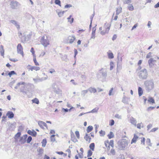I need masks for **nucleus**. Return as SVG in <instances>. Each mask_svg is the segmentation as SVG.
<instances>
[{
	"label": "nucleus",
	"mask_w": 159,
	"mask_h": 159,
	"mask_svg": "<svg viewBox=\"0 0 159 159\" xmlns=\"http://www.w3.org/2000/svg\"><path fill=\"white\" fill-rule=\"evenodd\" d=\"M108 58L110 59H112L114 58V56L112 52H107Z\"/></svg>",
	"instance_id": "37"
},
{
	"label": "nucleus",
	"mask_w": 159,
	"mask_h": 159,
	"mask_svg": "<svg viewBox=\"0 0 159 159\" xmlns=\"http://www.w3.org/2000/svg\"><path fill=\"white\" fill-rule=\"evenodd\" d=\"M38 124L40 127L42 128H43V126L47 127V124L42 121H39L38 122Z\"/></svg>",
	"instance_id": "16"
},
{
	"label": "nucleus",
	"mask_w": 159,
	"mask_h": 159,
	"mask_svg": "<svg viewBox=\"0 0 159 159\" xmlns=\"http://www.w3.org/2000/svg\"><path fill=\"white\" fill-rule=\"evenodd\" d=\"M107 24V23H105V25L106 26V25L107 27H105L106 29V30L105 31L103 30L102 31L100 32V34L102 35L105 34L106 33H108V32L109 30L110 29L111 24L109 25V24H107Z\"/></svg>",
	"instance_id": "6"
},
{
	"label": "nucleus",
	"mask_w": 159,
	"mask_h": 159,
	"mask_svg": "<svg viewBox=\"0 0 159 159\" xmlns=\"http://www.w3.org/2000/svg\"><path fill=\"white\" fill-rule=\"evenodd\" d=\"M99 108L97 107L96 108H95L93 109V110H92L91 111L87 112V113H97V112L98 110H99Z\"/></svg>",
	"instance_id": "25"
},
{
	"label": "nucleus",
	"mask_w": 159,
	"mask_h": 159,
	"mask_svg": "<svg viewBox=\"0 0 159 159\" xmlns=\"http://www.w3.org/2000/svg\"><path fill=\"white\" fill-rule=\"evenodd\" d=\"M27 133L30 135L34 137L36 136L37 135V132L33 129L32 131L29 130L27 131Z\"/></svg>",
	"instance_id": "14"
},
{
	"label": "nucleus",
	"mask_w": 159,
	"mask_h": 159,
	"mask_svg": "<svg viewBox=\"0 0 159 159\" xmlns=\"http://www.w3.org/2000/svg\"><path fill=\"white\" fill-rule=\"evenodd\" d=\"M42 144V146L43 147H45L47 143V140L46 139H43L42 142H41Z\"/></svg>",
	"instance_id": "31"
},
{
	"label": "nucleus",
	"mask_w": 159,
	"mask_h": 159,
	"mask_svg": "<svg viewBox=\"0 0 159 159\" xmlns=\"http://www.w3.org/2000/svg\"><path fill=\"white\" fill-rule=\"evenodd\" d=\"M0 52L1 55L3 56L4 55V50L3 48V46L2 45L1 46V47H0Z\"/></svg>",
	"instance_id": "35"
},
{
	"label": "nucleus",
	"mask_w": 159,
	"mask_h": 159,
	"mask_svg": "<svg viewBox=\"0 0 159 159\" xmlns=\"http://www.w3.org/2000/svg\"><path fill=\"white\" fill-rule=\"evenodd\" d=\"M49 73L52 74L53 73L55 72V70L54 69H51L49 70Z\"/></svg>",
	"instance_id": "60"
},
{
	"label": "nucleus",
	"mask_w": 159,
	"mask_h": 159,
	"mask_svg": "<svg viewBox=\"0 0 159 159\" xmlns=\"http://www.w3.org/2000/svg\"><path fill=\"white\" fill-rule=\"evenodd\" d=\"M38 151L39 152V153L38 155L40 156H41L43 153V150L42 149H39Z\"/></svg>",
	"instance_id": "40"
},
{
	"label": "nucleus",
	"mask_w": 159,
	"mask_h": 159,
	"mask_svg": "<svg viewBox=\"0 0 159 159\" xmlns=\"http://www.w3.org/2000/svg\"><path fill=\"white\" fill-rule=\"evenodd\" d=\"M95 14V12L94 11L93 14L91 15V16L90 17V22H92L93 18Z\"/></svg>",
	"instance_id": "61"
},
{
	"label": "nucleus",
	"mask_w": 159,
	"mask_h": 159,
	"mask_svg": "<svg viewBox=\"0 0 159 159\" xmlns=\"http://www.w3.org/2000/svg\"><path fill=\"white\" fill-rule=\"evenodd\" d=\"M93 129V127L92 126L90 125L87 128V131L88 133L91 132Z\"/></svg>",
	"instance_id": "29"
},
{
	"label": "nucleus",
	"mask_w": 159,
	"mask_h": 159,
	"mask_svg": "<svg viewBox=\"0 0 159 159\" xmlns=\"http://www.w3.org/2000/svg\"><path fill=\"white\" fill-rule=\"evenodd\" d=\"M99 133L101 134V136H104L105 134V132L104 131H102V130H101L99 132Z\"/></svg>",
	"instance_id": "53"
},
{
	"label": "nucleus",
	"mask_w": 159,
	"mask_h": 159,
	"mask_svg": "<svg viewBox=\"0 0 159 159\" xmlns=\"http://www.w3.org/2000/svg\"><path fill=\"white\" fill-rule=\"evenodd\" d=\"M118 61L117 62V72H118L119 70H120L121 68V62L122 61V58L121 57H120L118 56Z\"/></svg>",
	"instance_id": "7"
},
{
	"label": "nucleus",
	"mask_w": 159,
	"mask_h": 159,
	"mask_svg": "<svg viewBox=\"0 0 159 159\" xmlns=\"http://www.w3.org/2000/svg\"><path fill=\"white\" fill-rule=\"evenodd\" d=\"M130 122L135 126H136L137 121L133 117H131L130 119Z\"/></svg>",
	"instance_id": "22"
},
{
	"label": "nucleus",
	"mask_w": 159,
	"mask_h": 159,
	"mask_svg": "<svg viewBox=\"0 0 159 159\" xmlns=\"http://www.w3.org/2000/svg\"><path fill=\"white\" fill-rule=\"evenodd\" d=\"M151 54L152 53L151 52L148 53L146 56V58H148L152 57Z\"/></svg>",
	"instance_id": "59"
},
{
	"label": "nucleus",
	"mask_w": 159,
	"mask_h": 159,
	"mask_svg": "<svg viewBox=\"0 0 159 159\" xmlns=\"http://www.w3.org/2000/svg\"><path fill=\"white\" fill-rule=\"evenodd\" d=\"M11 23L14 25L18 29H19L20 28V26L19 25H18L17 22L15 20H12L10 21Z\"/></svg>",
	"instance_id": "21"
},
{
	"label": "nucleus",
	"mask_w": 159,
	"mask_h": 159,
	"mask_svg": "<svg viewBox=\"0 0 159 159\" xmlns=\"http://www.w3.org/2000/svg\"><path fill=\"white\" fill-rule=\"evenodd\" d=\"M84 139H85L86 141H88V139H89V142L90 143L91 141V138L90 136L88 135V134H86L84 138Z\"/></svg>",
	"instance_id": "24"
},
{
	"label": "nucleus",
	"mask_w": 159,
	"mask_h": 159,
	"mask_svg": "<svg viewBox=\"0 0 159 159\" xmlns=\"http://www.w3.org/2000/svg\"><path fill=\"white\" fill-rule=\"evenodd\" d=\"M11 8L13 9H18L20 6V4L16 1H11L10 3Z\"/></svg>",
	"instance_id": "4"
},
{
	"label": "nucleus",
	"mask_w": 159,
	"mask_h": 159,
	"mask_svg": "<svg viewBox=\"0 0 159 159\" xmlns=\"http://www.w3.org/2000/svg\"><path fill=\"white\" fill-rule=\"evenodd\" d=\"M17 52L18 53L21 54L22 56L23 55V48L21 44L19 43L17 46Z\"/></svg>",
	"instance_id": "9"
},
{
	"label": "nucleus",
	"mask_w": 159,
	"mask_h": 159,
	"mask_svg": "<svg viewBox=\"0 0 159 159\" xmlns=\"http://www.w3.org/2000/svg\"><path fill=\"white\" fill-rule=\"evenodd\" d=\"M40 42L45 47L49 44V41L47 37L46 38L44 36L41 39Z\"/></svg>",
	"instance_id": "5"
},
{
	"label": "nucleus",
	"mask_w": 159,
	"mask_h": 159,
	"mask_svg": "<svg viewBox=\"0 0 159 159\" xmlns=\"http://www.w3.org/2000/svg\"><path fill=\"white\" fill-rule=\"evenodd\" d=\"M89 147L90 149H91L92 151H94V147H95V144L94 143H91Z\"/></svg>",
	"instance_id": "30"
},
{
	"label": "nucleus",
	"mask_w": 159,
	"mask_h": 159,
	"mask_svg": "<svg viewBox=\"0 0 159 159\" xmlns=\"http://www.w3.org/2000/svg\"><path fill=\"white\" fill-rule=\"evenodd\" d=\"M146 90L148 92H150L154 88V83L152 80H147L144 82Z\"/></svg>",
	"instance_id": "2"
},
{
	"label": "nucleus",
	"mask_w": 159,
	"mask_h": 159,
	"mask_svg": "<svg viewBox=\"0 0 159 159\" xmlns=\"http://www.w3.org/2000/svg\"><path fill=\"white\" fill-rule=\"evenodd\" d=\"M27 67L28 68V69H29V70H30L32 71H33L34 70L38 71L40 70V68L39 67L32 66L30 65H28L27 66Z\"/></svg>",
	"instance_id": "10"
},
{
	"label": "nucleus",
	"mask_w": 159,
	"mask_h": 159,
	"mask_svg": "<svg viewBox=\"0 0 159 159\" xmlns=\"http://www.w3.org/2000/svg\"><path fill=\"white\" fill-rule=\"evenodd\" d=\"M21 135V133L20 132H18L15 135L14 138L16 140H17Z\"/></svg>",
	"instance_id": "32"
},
{
	"label": "nucleus",
	"mask_w": 159,
	"mask_h": 159,
	"mask_svg": "<svg viewBox=\"0 0 159 159\" xmlns=\"http://www.w3.org/2000/svg\"><path fill=\"white\" fill-rule=\"evenodd\" d=\"M55 3L57 5H58L60 6H61V1L60 0H55Z\"/></svg>",
	"instance_id": "49"
},
{
	"label": "nucleus",
	"mask_w": 159,
	"mask_h": 159,
	"mask_svg": "<svg viewBox=\"0 0 159 159\" xmlns=\"http://www.w3.org/2000/svg\"><path fill=\"white\" fill-rule=\"evenodd\" d=\"M15 74H16V73L15 71L13 70L10 71L8 74L10 77H11L12 75Z\"/></svg>",
	"instance_id": "44"
},
{
	"label": "nucleus",
	"mask_w": 159,
	"mask_h": 159,
	"mask_svg": "<svg viewBox=\"0 0 159 159\" xmlns=\"http://www.w3.org/2000/svg\"><path fill=\"white\" fill-rule=\"evenodd\" d=\"M109 145L111 146L112 148H113L114 145V141L112 140H111L110 141V142L109 143Z\"/></svg>",
	"instance_id": "51"
},
{
	"label": "nucleus",
	"mask_w": 159,
	"mask_h": 159,
	"mask_svg": "<svg viewBox=\"0 0 159 159\" xmlns=\"http://www.w3.org/2000/svg\"><path fill=\"white\" fill-rule=\"evenodd\" d=\"M73 137H72V135H71V140L73 142H76L77 141V139L74 137V135L73 134Z\"/></svg>",
	"instance_id": "55"
},
{
	"label": "nucleus",
	"mask_w": 159,
	"mask_h": 159,
	"mask_svg": "<svg viewBox=\"0 0 159 159\" xmlns=\"http://www.w3.org/2000/svg\"><path fill=\"white\" fill-rule=\"evenodd\" d=\"M146 143L149 146H152V144L151 143L150 139H148L146 140Z\"/></svg>",
	"instance_id": "48"
},
{
	"label": "nucleus",
	"mask_w": 159,
	"mask_h": 159,
	"mask_svg": "<svg viewBox=\"0 0 159 159\" xmlns=\"http://www.w3.org/2000/svg\"><path fill=\"white\" fill-rule=\"evenodd\" d=\"M96 26V25L93 28L92 32V34H95V31H96V28H95V27Z\"/></svg>",
	"instance_id": "58"
},
{
	"label": "nucleus",
	"mask_w": 159,
	"mask_h": 159,
	"mask_svg": "<svg viewBox=\"0 0 159 159\" xmlns=\"http://www.w3.org/2000/svg\"><path fill=\"white\" fill-rule=\"evenodd\" d=\"M113 90V88H112L110 90H109V96L113 95L114 94V93H112Z\"/></svg>",
	"instance_id": "50"
},
{
	"label": "nucleus",
	"mask_w": 159,
	"mask_h": 159,
	"mask_svg": "<svg viewBox=\"0 0 159 159\" xmlns=\"http://www.w3.org/2000/svg\"><path fill=\"white\" fill-rule=\"evenodd\" d=\"M32 101L33 102L37 104H39V100H38V99L37 98H35L34 99H33L32 100Z\"/></svg>",
	"instance_id": "41"
},
{
	"label": "nucleus",
	"mask_w": 159,
	"mask_h": 159,
	"mask_svg": "<svg viewBox=\"0 0 159 159\" xmlns=\"http://www.w3.org/2000/svg\"><path fill=\"white\" fill-rule=\"evenodd\" d=\"M155 108V107H150L148 108L147 110L148 111L154 109V108Z\"/></svg>",
	"instance_id": "63"
},
{
	"label": "nucleus",
	"mask_w": 159,
	"mask_h": 159,
	"mask_svg": "<svg viewBox=\"0 0 159 159\" xmlns=\"http://www.w3.org/2000/svg\"><path fill=\"white\" fill-rule=\"evenodd\" d=\"M110 152L113 155H114L115 154V151L114 149L112 148L110 151Z\"/></svg>",
	"instance_id": "57"
},
{
	"label": "nucleus",
	"mask_w": 159,
	"mask_h": 159,
	"mask_svg": "<svg viewBox=\"0 0 159 159\" xmlns=\"http://www.w3.org/2000/svg\"><path fill=\"white\" fill-rule=\"evenodd\" d=\"M156 61L154 60L153 58H151L148 61V63L150 67H152L154 64L152 63L153 62H155Z\"/></svg>",
	"instance_id": "13"
},
{
	"label": "nucleus",
	"mask_w": 159,
	"mask_h": 159,
	"mask_svg": "<svg viewBox=\"0 0 159 159\" xmlns=\"http://www.w3.org/2000/svg\"><path fill=\"white\" fill-rule=\"evenodd\" d=\"M71 16H72L71 15H70L67 18L68 22H69L70 24L72 23L74 20V18H71Z\"/></svg>",
	"instance_id": "33"
},
{
	"label": "nucleus",
	"mask_w": 159,
	"mask_h": 159,
	"mask_svg": "<svg viewBox=\"0 0 159 159\" xmlns=\"http://www.w3.org/2000/svg\"><path fill=\"white\" fill-rule=\"evenodd\" d=\"M114 123L115 122L114 120H111L110 121L109 125L112 126L114 125Z\"/></svg>",
	"instance_id": "54"
},
{
	"label": "nucleus",
	"mask_w": 159,
	"mask_h": 159,
	"mask_svg": "<svg viewBox=\"0 0 159 159\" xmlns=\"http://www.w3.org/2000/svg\"><path fill=\"white\" fill-rule=\"evenodd\" d=\"M88 91H89L91 93H95L97 92V90L95 88L90 87L88 89Z\"/></svg>",
	"instance_id": "20"
},
{
	"label": "nucleus",
	"mask_w": 159,
	"mask_h": 159,
	"mask_svg": "<svg viewBox=\"0 0 159 159\" xmlns=\"http://www.w3.org/2000/svg\"><path fill=\"white\" fill-rule=\"evenodd\" d=\"M123 2L124 3L129 4L131 2V0H123Z\"/></svg>",
	"instance_id": "45"
},
{
	"label": "nucleus",
	"mask_w": 159,
	"mask_h": 159,
	"mask_svg": "<svg viewBox=\"0 0 159 159\" xmlns=\"http://www.w3.org/2000/svg\"><path fill=\"white\" fill-rule=\"evenodd\" d=\"M16 123L14 122L13 123H10L9 129L11 130H14L16 128Z\"/></svg>",
	"instance_id": "15"
},
{
	"label": "nucleus",
	"mask_w": 159,
	"mask_h": 159,
	"mask_svg": "<svg viewBox=\"0 0 159 159\" xmlns=\"http://www.w3.org/2000/svg\"><path fill=\"white\" fill-rule=\"evenodd\" d=\"M138 138V137L137 135H136L135 134H134V138L132 139L131 143H135L137 141V139Z\"/></svg>",
	"instance_id": "23"
},
{
	"label": "nucleus",
	"mask_w": 159,
	"mask_h": 159,
	"mask_svg": "<svg viewBox=\"0 0 159 159\" xmlns=\"http://www.w3.org/2000/svg\"><path fill=\"white\" fill-rule=\"evenodd\" d=\"M68 40L69 41V43H72L75 40V37L74 36H69L68 38Z\"/></svg>",
	"instance_id": "18"
},
{
	"label": "nucleus",
	"mask_w": 159,
	"mask_h": 159,
	"mask_svg": "<svg viewBox=\"0 0 159 159\" xmlns=\"http://www.w3.org/2000/svg\"><path fill=\"white\" fill-rule=\"evenodd\" d=\"M55 135L54 134H53L51 136L50 139L51 141L54 142L56 140L55 138Z\"/></svg>",
	"instance_id": "47"
},
{
	"label": "nucleus",
	"mask_w": 159,
	"mask_h": 159,
	"mask_svg": "<svg viewBox=\"0 0 159 159\" xmlns=\"http://www.w3.org/2000/svg\"><path fill=\"white\" fill-rule=\"evenodd\" d=\"M122 101L125 103L128 104L129 102H130V98L127 97H123Z\"/></svg>",
	"instance_id": "19"
},
{
	"label": "nucleus",
	"mask_w": 159,
	"mask_h": 159,
	"mask_svg": "<svg viewBox=\"0 0 159 159\" xmlns=\"http://www.w3.org/2000/svg\"><path fill=\"white\" fill-rule=\"evenodd\" d=\"M88 92V89L82 90L81 93V96L83 97H84Z\"/></svg>",
	"instance_id": "28"
},
{
	"label": "nucleus",
	"mask_w": 159,
	"mask_h": 159,
	"mask_svg": "<svg viewBox=\"0 0 159 159\" xmlns=\"http://www.w3.org/2000/svg\"><path fill=\"white\" fill-rule=\"evenodd\" d=\"M148 101L150 103H155V100L152 97H149V98L148 100Z\"/></svg>",
	"instance_id": "38"
},
{
	"label": "nucleus",
	"mask_w": 159,
	"mask_h": 159,
	"mask_svg": "<svg viewBox=\"0 0 159 159\" xmlns=\"http://www.w3.org/2000/svg\"><path fill=\"white\" fill-rule=\"evenodd\" d=\"M27 137L28 136L27 134H25L20 137L19 140V142L21 144H23L26 142V139Z\"/></svg>",
	"instance_id": "11"
},
{
	"label": "nucleus",
	"mask_w": 159,
	"mask_h": 159,
	"mask_svg": "<svg viewBox=\"0 0 159 159\" xmlns=\"http://www.w3.org/2000/svg\"><path fill=\"white\" fill-rule=\"evenodd\" d=\"M32 139V138L31 136H29L27 138V139H26V141L27 143H30Z\"/></svg>",
	"instance_id": "42"
},
{
	"label": "nucleus",
	"mask_w": 159,
	"mask_h": 159,
	"mask_svg": "<svg viewBox=\"0 0 159 159\" xmlns=\"http://www.w3.org/2000/svg\"><path fill=\"white\" fill-rule=\"evenodd\" d=\"M118 149L120 150H124L128 145V140L122 139L118 142Z\"/></svg>",
	"instance_id": "1"
},
{
	"label": "nucleus",
	"mask_w": 159,
	"mask_h": 159,
	"mask_svg": "<svg viewBox=\"0 0 159 159\" xmlns=\"http://www.w3.org/2000/svg\"><path fill=\"white\" fill-rule=\"evenodd\" d=\"M75 134L77 138L78 139H79L80 138V134H79V132L77 131H76L75 132Z\"/></svg>",
	"instance_id": "56"
},
{
	"label": "nucleus",
	"mask_w": 159,
	"mask_h": 159,
	"mask_svg": "<svg viewBox=\"0 0 159 159\" xmlns=\"http://www.w3.org/2000/svg\"><path fill=\"white\" fill-rule=\"evenodd\" d=\"M115 117L117 118L121 119V116L119 115L118 114H116L115 115Z\"/></svg>",
	"instance_id": "62"
},
{
	"label": "nucleus",
	"mask_w": 159,
	"mask_h": 159,
	"mask_svg": "<svg viewBox=\"0 0 159 159\" xmlns=\"http://www.w3.org/2000/svg\"><path fill=\"white\" fill-rule=\"evenodd\" d=\"M47 79V78L46 77H42L39 78L37 77L36 78H33V80L35 83H37L38 82H42L43 80H44Z\"/></svg>",
	"instance_id": "8"
},
{
	"label": "nucleus",
	"mask_w": 159,
	"mask_h": 159,
	"mask_svg": "<svg viewBox=\"0 0 159 159\" xmlns=\"http://www.w3.org/2000/svg\"><path fill=\"white\" fill-rule=\"evenodd\" d=\"M93 154V152L91 150H89L88 151L87 153V157H90L92 156Z\"/></svg>",
	"instance_id": "43"
},
{
	"label": "nucleus",
	"mask_w": 159,
	"mask_h": 159,
	"mask_svg": "<svg viewBox=\"0 0 159 159\" xmlns=\"http://www.w3.org/2000/svg\"><path fill=\"white\" fill-rule=\"evenodd\" d=\"M122 8L120 7L118 8H117L116 10V15H119L121 11Z\"/></svg>",
	"instance_id": "34"
},
{
	"label": "nucleus",
	"mask_w": 159,
	"mask_h": 159,
	"mask_svg": "<svg viewBox=\"0 0 159 159\" xmlns=\"http://www.w3.org/2000/svg\"><path fill=\"white\" fill-rule=\"evenodd\" d=\"M33 86V85L30 83H27L25 85V87L26 88L27 91L29 92H30L31 91Z\"/></svg>",
	"instance_id": "12"
},
{
	"label": "nucleus",
	"mask_w": 159,
	"mask_h": 159,
	"mask_svg": "<svg viewBox=\"0 0 159 159\" xmlns=\"http://www.w3.org/2000/svg\"><path fill=\"white\" fill-rule=\"evenodd\" d=\"M138 93L139 96H141L143 93V91L141 87L138 88Z\"/></svg>",
	"instance_id": "26"
},
{
	"label": "nucleus",
	"mask_w": 159,
	"mask_h": 159,
	"mask_svg": "<svg viewBox=\"0 0 159 159\" xmlns=\"http://www.w3.org/2000/svg\"><path fill=\"white\" fill-rule=\"evenodd\" d=\"M7 116H8L9 118H12L14 117V114L12 111H8L6 114Z\"/></svg>",
	"instance_id": "17"
},
{
	"label": "nucleus",
	"mask_w": 159,
	"mask_h": 159,
	"mask_svg": "<svg viewBox=\"0 0 159 159\" xmlns=\"http://www.w3.org/2000/svg\"><path fill=\"white\" fill-rule=\"evenodd\" d=\"M33 61L36 66H39V64L37 61L36 57L35 56H34V58L33 59Z\"/></svg>",
	"instance_id": "46"
},
{
	"label": "nucleus",
	"mask_w": 159,
	"mask_h": 159,
	"mask_svg": "<svg viewBox=\"0 0 159 159\" xmlns=\"http://www.w3.org/2000/svg\"><path fill=\"white\" fill-rule=\"evenodd\" d=\"M56 12L57 13V14L59 16V17H61L63 16L64 12H65V11H62L58 12V11L57 10H56Z\"/></svg>",
	"instance_id": "27"
},
{
	"label": "nucleus",
	"mask_w": 159,
	"mask_h": 159,
	"mask_svg": "<svg viewBox=\"0 0 159 159\" xmlns=\"http://www.w3.org/2000/svg\"><path fill=\"white\" fill-rule=\"evenodd\" d=\"M110 70H112L113 68V62L111 61L110 63Z\"/></svg>",
	"instance_id": "52"
},
{
	"label": "nucleus",
	"mask_w": 159,
	"mask_h": 159,
	"mask_svg": "<svg viewBox=\"0 0 159 159\" xmlns=\"http://www.w3.org/2000/svg\"><path fill=\"white\" fill-rule=\"evenodd\" d=\"M138 76L139 79L142 80H146L148 76L147 70L144 68L141 70L138 73Z\"/></svg>",
	"instance_id": "3"
},
{
	"label": "nucleus",
	"mask_w": 159,
	"mask_h": 159,
	"mask_svg": "<svg viewBox=\"0 0 159 159\" xmlns=\"http://www.w3.org/2000/svg\"><path fill=\"white\" fill-rule=\"evenodd\" d=\"M152 124H149L147 126L148 129H148H151L152 128Z\"/></svg>",
	"instance_id": "64"
},
{
	"label": "nucleus",
	"mask_w": 159,
	"mask_h": 159,
	"mask_svg": "<svg viewBox=\"0 0 159 159\" xmlns=\"http://www.w3.org/2000/svg\"><path fill=\"white\" fill-rule=\"evenodd\" d=\"M129 10L130 11H132L134 9L133 6L131 4H129L128 6Z\"/></svg>",
	"instance_id": "39"
},
{
	"label": "nucleus",
	"mask_w": 159,
	"mask_h": 159,
	"mask_svg": "<svg viewBox=\"0 0 159 159\" xmlns=\"http://www.w3.org/2000/svg\"><path fill=\"white\" fill-rule=\"evenodd\" d=\"M108 138L109 139H111L114 137V135L113 134V133L112 132H110V133L107 135Z\"/></svg>",
	"instance_id": "36"
}]
</instances>
